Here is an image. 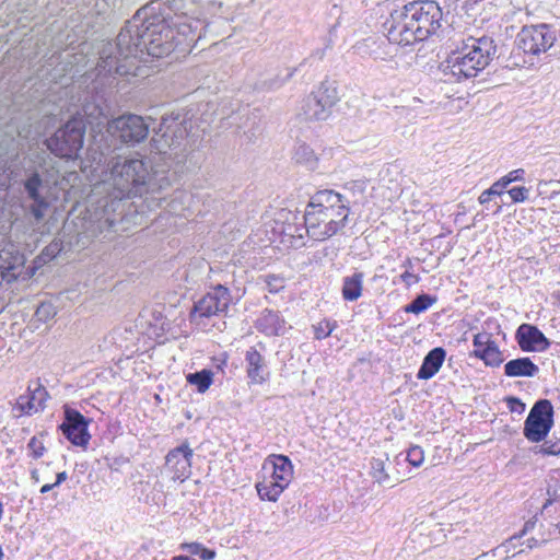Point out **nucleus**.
Listing matches in <instances>:
<instances>
[{
	"mask_svg": "<svg viewBox=\"0 0 560 560\" xmlns=\"http://www.w3.org/2000/svg\"><path fill=\"white\" fill-rule=\"evenodd\" d=\"M190 136L198 137L192 131L191 117L186 112H177L162 117L151 139L155 155L150 171L147 162L138 156L112 155L108 173L114 191L86 208L93 236L114 228L124 215L122 201L133 197L144 198L149 208L166 202L170 212L182 214L191 196L174 188L176 173L171 171V165L186 151Z\"/></svg>",
	"mask_w": 560,
	"mask_h": 560,
	"instance_id": "nucleus-1",
	"label": "nucleus"
},
{
	"mask_svg": "<svg viewBox=\"0 0 560 560\" xmlns=\"http://www.w3.org/2000/svg\"><path fill=\"white\" fill-rule=\"evenodd\" d=\"M180 0L162 3L151 1L140 8L120 30L115 43L100 50V66L119 74L136 75L137 61L143 55L153 58L168 56L177 47H192L206 34L208 24L200 19L179 13Z\"/></svg>",
	"mask_w": 560,
	"mask_h": 560,
	"instance_id": "nucleus-2",
	"label": "nucleus"
},
{
	"mask_svg": "<svg viewBox=\"0 0 560 560\" xmlns=\"http://www.w3.org/2000/svg\"><path fill=\"white\" fill-rule=\"evenodd\" d=\"M100 61L95 69L85 74L83 83L85 90L80 96L81 112L68 120L62 127L45 140L47 149L60 159L72 160L78 158L79 152L83 148L86 125L94 127H103L106 120V95L107 90L103 82L106 79V86L113 88L115 78L108 71V68L102 69Z\"/></svg>",
	"mask_w": 560,
	"mask_h": 560,
	"instance_id": "nucleus-3",
	"label": "nucleus"
},
{
	"mask_svg": "<svg viewBox=\"0 0 560 560\" xmlns=\"http://www.w3.org/2000/svg\"><path fill=\"white\" fill-rule=\"evenodd\" d=\"M443 11L434 0H415L393 10L383 23L397 46H410L438 35Z\"/></svg>",
	"mask_w": 560,
	"mask_h": 560,
	"instance_id": "nucleus-4",
	"label": "nucleus"
},
{
	"mask_svg": "<svg viewBox=\"0 0 560 560\" xmlns=\"http://www.w3.org/2000/svg\"><path fill=\"white\" fill-rule=\"evenodd\" d=\"M349 214L350 201L345 195L320 190L311 198L302 219L308 228V237L322 242L341 231Z\"/></svg>",
	"mask_w": 560,
	"mask_h": 560,
	"instance_id": "nucleus-5",
	"label": "nucleus"
},
{
	"mask_svg": "<svg viewBox=\"0 0 560 560\" xmlns=\"http://www.w3.org/2000/svg\"><path fill=\"white\" fill-rule=\"evenodd\" d=\"M497 55V45L492 37H469L464 45L452 51L440 63L442 80L462 82L476 78L485 70Z\"/></svg>",
	"mask_w": 560,
	"mask_h": 560,
	"instance_id": "nucleus-6",
	"label": "nucleus"
},
{
	"mask_svg": "<svg viewBox=\"0 0 560 560\" xmlns=\"http://www.w3.org/2000/svg\"><path fill=\"white\" fill-rule=\"evenodd\" d=\"M112 75L115 78L113 88H108L105 85L107 90L106 103L108 101L109 94L117 86V77H124L125 74H119L116 72H112ZM103 82L106 84V79L103 77ZM108 106H106V110ZM107 125V132L115 140H119L121 143H126L128 145H135L136 143H140L143 141L149 133V125L144 121L141 116L135 114L121 115L117 118L108 121L105 120Z\"/></svg>",
	"mask_w": 560,
	"mask_h": 560,
	"instance_id": "nucleus-7",
	"label": "nucleus"
},
{
	"mask_svg": "<svg viewBox=\"0 0 560 560\" xmlns=\"http://www.w3.org/2000/svg\"><path fill=\"white\" fill-rule=\"evenodd\" d=\"M42 154L43 156L37 155L38 161H31L33 164L24 167L25 178L22 180L24 191L32 201L30 211L37 221L44 219L49 207L48 200L42 192L45 188L43 175L47 172L44 158L47 154L45 151Z\"/></svg>",
	"mask_w": 560,
	"mask_h": 560,
	"instance_id": "nucleus-8",
	"label": "nucleus"
},
{
	"mask_svg": "<svg viewBox=\"0 0 560 560\" xmlns=\"http://www.w3.org/2000/svg\"><path fill=\"white\" fill-rule=\"evenodd\" d=\"M22 136L5 137L0 142V191H5L12 183H16L20 176V154L24 150Z\"/></svg>",
	"mask_w": 560,
	"mask_h": 560,
	"instance_id": "nucleus-9",
	"label": "nucleus"
},
{
	"mask_svg": "<svg viewBox=\"0 0 560 560\" xmlns=\"http://www.w3.org/2000/svg\"><path fill=\"white\" fill-rule=\"evenodd\" d=\"M553 406L548 399H538L524 421L523 434L532 443L545 441L551 431L553 421Z\"/></svg>",
	"mask_w": 560,
	"mask_h": 560,
	"instance_id": "nucleus-10",
	"label": "nucleus"
},
{
	"mask_svg": "<svg viewBox=\"0 0 560 560\" xmlns=\"http://www.w3.org/2000/svg\"><path fill=\"white\" fill-rule=\"evenodd\" d=\"M557 40V30L548 24L524 26L516 37V45L527 56L547 52Z\"/></svg>",
	"mask_w": 560,
	"mask_h": 560,
	"instance_id": "nucleus-11",
	"label": "nucleus"
},
{
	"mask_svg": "<svg viewBox=\"0 0 560 560\" xmlns=\"http://www.w3.org/2000/svg\"><path fill=\"white\" fill-rule=\"evenodd\" d=\"M273 232L279 235L280 243L288 248H300L305 245L304 238L308 236L305 221H299L296 213L282 210L276 220Z\"/></svg>",
	"mask_w": 560,
	"mask_h": 560,
	"instance_id": "nucleus-12",
	"label": "nucleus"
},
{
	"mask_svg": "<svg viewBox=\"0 0 560 560\" xmlns=\"http://www.w3.org/2000/svg\"><path fill=\"white\" fill-rule=\"evenodd\" d=\"M231 301L230 290L222 284L215 285L205 296L195 302L189 314L190 322L198 323L201 318H209L226 312Z\"/></svg>",
	"mask_w": 560,
	"mask_h": 560,
	"instance_id": "nucleus-13",
	"label": "nucleus"
},
{
	"mask_svg": "<svg viewBox=\"0 0 560 560\" xmlns=\"http://www.w3.org/2000/svg\"><path fill=\"white\" fill-rule=\"evenodd\" d=\"M65 418L59 430L73 445L85 448L91 440L89 424L91 420L75 409L66 407Z\"/></svg>",
	"mask_w": 560,
	"mask_h": 560,
	"instance_id": "nucleus-14",
	"label": "nucleus"
},
{
	"mask_svg": "<svg viewBox=\"0 0 560 560\" xmlns=\"http://www.w3.org/2000/svg\"><path fill=\"white\" fill-rule=\"evenodd\" d=\"M49 398L47 389L38 382L28 385L25 394L20 395L12 408L13 416H32L45 409V402Z\"/></svg>",
	"mask_w": 560,
	"mask_h": 560,
	"instance_id": "nucleus-15",
	"label": "nucleus"
},
{
	"mask_svg": "<svg viewBox=\"0 0 560 560\" xmlns=\"http://www.w3.org/2000/svg\"><path fill=\"white\" fill-rule=\"evenodd\" d=\"M194 451L187 443L171 450L165 457V470L172 474L173 481H185L191 474Z\"/></svg>",
	"mask_w": 560,
	"mask_h": 560,
	"instance_id": "nucleus-16",
	"label": "nucleus"
},
{
	"mask_svg": "<svg viewBox=\"0 0 560 560\" xmlns=\"http://www.w3.org/2000/svg\"><path fill=\"white\" fill-rule=\"evenodd\" d=\"M472 345L475 349L470 355L481 360L486 366L499 368L503 363V353L490 332L476 334L472 338Z\"/></svg>",
	"mask_w": 560,
	"mask_h": 560,
	"instance_id": "nucleus-17",
	"label": "nucleus"
},
{
	"mask_svg": "<svg viewBox=\"0 0 560 560\" xmlns=\"http://www.w3.org/2000/svg\"><path fill=\"white\" fill-rule=\"evenodd\" d=\"M383 37H369L357 45L358 52L363 57L372 58L373 60H388L393 58L396 52L397 45L389 38V33L385 32Z\"/></svg>",
	"mask_w": 560,
	"mask_h": 560,
	"instance_id": "nucleus-18",
	"label": "nucleus"
},
{
	"mask_svg": "<svg viewBox=\"0 0 560 560\" xmlns=\"http://www.w3.org/2000/svg\"><path fill=\"white\" fill-rule=\"evenodd\" d=\"M515 340L524 352L546 351L551 342L544 332L535 325L522 324L515 332Z\"/></svg>",
	"mask_w": 560,
	"mask_h": 560,
	"instance_id": "nucleus-19",
	"label": "nucleus"
},
{
	"mask_svg": "<svg viewBox=\"0 0 560 560\" xmlns=\"http://www.w3.org/2000/svg\"><path fill=\"white\" fill-rule=\"evenodd\" d=\"M245 363L250 384L261 385L269 380L270 372L266 359L255 347H250L245 352Z\"/></svg>",
	"mask_w": 560,
	"mask_h": 560,
	"instance_id": "nucleus-20",
	"label": "nucleus"
},
{
	"mask_svg": "<svg viewBox=\"0 0 560 560\" xmlns=\"http://www.w3.org/2000/svg\"><path fill=\"white\" fill-rule=\"evenodd\" d=\"M264 470H270V478L285 489L293 478V465L285 455H270L262 465Z\"/></svg>",
	"mask_w": 560,
	"mask_h": 560,
	"instance_id": "nucleus-21",
	"label": "nucleus"
},
{
	"mask_svg": "<svg viewBox=\"0 0 560 560\" xmlns=\"http://www.w3.org/2000/svg\"><path fill=\"white\" fill-rule=\"evenodd\" d=\"M24 261V256L14 245L2 248L0 250V273L2 279L7 281L16 279L22 272Z\"/></svg>",
	"mask_w": 560,
	"mask_h": 560,
	"instance_id": "nucleus-22",
	"label": "nucleus"
},
{
	"mask_svg": "<svg viewBox=\"0 0 560 560\" xmlns=\"http://www.w3.org/2000/svg\"><path fill=\"white\" fill-rule=\"evenodd\" d=\"M255 328L267 337L282 336L285 332V320L279 311L265 308L255 320Z\"/></svg>",
	"mask_w": 560,
	"mask_h": 560,
	"instance_id": "nucleus-23",
	"label": "nucleus"
},
{
	"mask_svg": "<svg viewBox=\"0 0 560 560\" xmlns=\"http://www.w3.org/2000/svg\"><path fill=\"white\" fill-rule=\"evenodd\" d=\"M446 358V350L442 347L431 349L423 358L417 372V378L427 381L432 378L442 368Z\"/></svg>",
	"mask_w": 560,
	"mask_h": 560,
	"instance_id": "nucleus-24",
	"label": "nucleus"
},
{
	"mask_svg": "<svg viewBox=\"0 0 560 560\" xmlns=\"http://www.w3.org/2000/svg\"><path fill=\"white\" fill-rule=\"evenodd\" d=\"M539 366L528 357L512 359L504 364V375L508 377H535Z\"/></svg>",
	"mask_w": 560,
	"mask_h": 560,
	"instance_id": "nucleus-25",
	"label": "nucleus"
},
{
	"mask_svg": "<svg viewBox=\"0 0 560 560\" xmlns=\"http://www.w3.org/2000/svg\"><path fill=\"white\" fill-rule=\"evenodd\" d=\"M364 273L355 271L352 275L346 276L342 279L341 295L347 302L357 301L363 291Z\"/></svg>",
	"mask_w": 560,
	"mask_h": 560,
	"instance_id": "nucleus-26",
	"label": "nucleus"
},
{
	"mask_svg": "<svg viewBox=\"0 0 560 560\" xmlns=\"http://www.w3.org/2000/svg\"><path fill=\"white\" fill-rule=\"evenodd\" d=\"M110 158L98 148L89 147L83 160L84 168H90L92 173H108Z\"/></svg>",
	"mask_w": 560,
	"mask_h": 560,
	"instance_id": "nucleus-27",
	"label": "nucleus"
},
{
	"mask_svg": "<svg viewBox=\"0 0 560 560\" xmlns=\"http://www.w3.org/2000/svg\"><path fill=\"white\" fill-rule=\"evenodd\" d=\"M315 98L320 101L322 108H326L331 114V108L339 100L338 91L332 81H323L318 88L311 93Z\"/></svg>",
	"mask_w": 560,
	"mask_h": 560,
	"instance_id": "nucleus-28",
	"label": "nucleus"
},
{
	"mask_svg": "<svg viewBox=\"0 0 560 560\" xmlns=\"http://www.w3.org/2000/svg\"><path fill=\"white\" fill-rule=\"evenodd\" d=\"M302 114L305 120H325L330 116L326 108H322V103L310 94L302 104Z\"/></svg>",
	"mask_w": 560,
	"mask_h": 560,
	"instance_id": "nucleus-29",
	"label": "nucleus"
},
{
	"mask_svg": "<svg viewBox=\"0 0 560 560\" xmlns=\"http://www.w3.org/2000/svg\"><path fill=\"white\" fill-rule=\"evenodd\" d=\"M213 372L209 369H202L192 373L186 374V382L196 387L200 394L206 393L213 383Z\"/></svg>",
	"mask_w": 560,
	"mask_h": 560,
	"instance_id": "nucleus-30",
	"label": "nucleus"
},
{
	"mask_svg": "<svg viewBox=\"0 0 560 560\" xmlns=\"http://www.w3.org/2000/svg\"><path fill=\"white\" fill-rule=\"evenodd\" d=\"M256 489L261 500L276 502L285 488L269 477L257 482Z\"/></svg>",
	"mask_w": 560,
	"mask_h": 560,
	"instance_id": "nucleus-31",
	"label": "nucleus"
},
{
	"mask_svg": "<svg viewBox=\"0 0 560 560\" xmlns=\"http://www.w3.org/2000/svg\"><path fill=\"white\" fill-rule=\"evenodd\" d=\"M535 527H523V529L520 532V534L511 536L506 542L505 546L516 548L518 546L526 545V548L532 549L536 546H538L539 540H537L532 535V529Z\"/></svg>",
	"mask_w": 560,
	"mask_h": 560,
	"instance_id": "nucleus-32",
	"label": "nucleus"
},
{
	"mask_svg": "<svg viewBox=\"0 0 560 560\" xmlns=\"http://www.w3.org/2000/svg\"><path fill=\"white\" fill-rule=\"evenodd\" d=\"M298 68H284L279 70L273 77L267 78L260 82L261 89L277 90L288 82L296 72Z\"/></svg>",
	"mask_w": 560,
	"mask_h": 560,
	"instance_id": "nucleus-33",
	"label": "nucleus"
},
{
	"mask_svg": "<svg viewBox=\"0 0 560 560\" xmlns=\"http://www.w3.org/2000/svg\"><path fill=\"white\" fill-rule=\"evenodd\" d=\"M436 296L428 293H421L417 295L410 303L404 306V312L420 314L425 312L436 302Z\"/></svg>",
	"mask_w": 560,
	"mask_h": 560,
	"instance_id": "nucleus-34",
	"label": "nucleus"
},
{
	"mask_svg": "<svg viewBox=\"0 0 560 560\" xmlns=\"http://www.w3.org/2000/svg\"><path fill=\"white\" fill-rule=\"evenodd\" d=\"M383 458L373 457L370 462L371 476L380 485H384L389 481V475L386 471V460Z\"/></svg>",
	"mask_w": 560,
	"mask_h": 560,
	"instance_id": "nucleus-35",
	"label": "nucleus"
},
{
	"mask_svg": "<svg viewBox=\"0 0 560 560\" xmlns=\"http://www.w3.org/2000/svg\"><path fill=\"white\" fill-rule=\"evenodd\" d=\"M541 445H536L530 448L532 453L535 455L541 456H557L560 455V439L552 441L546 440L542 441Z\"/></svg>",
	"mask_w": 560,
	"mask_h": 560,
	"instance_id": "nucleus-36",
	"label": "nucleus"
},
{
	"mask_svg": "<svg viewBox=\"0 0 560 560\" xmlns=\"http://www.w3.org/2000/svg\"><path fill=\"white\" fill-rule=\"evenodd\" d=\"M313 328L314 338L317 340H323L329 337L331 332L337 328V322L331 319H324L317 325H314Z\"/></svg>",
	"mask_w": 560,
	"mask_h": 560,
	"instance_id": "nucleus-37",
	"label": "nucleus"
},
{
	"mask_svg": "<svg viewBox=\"0 0 560 560\" xmlns=\"http://www.w3.org/2000/svg\"><path fill=\"white\" fill-rule=\"evenodd\" d=\"M261 281L265 283L266 289L270 293H279L284 289V278L277 275H265L260 277Z\"/></svg>",
	"mask_w": 560,
	"mask_h": 560,
	"instance_id": "nucleus-38",
	"label": "nucleus"
},
{
	"mask_svg": "<svg viewBox=\"0 0 560 560\" xmlns=\"http://www.w3.org/2000/svg\"><path fill=\"white\" fill-rule=\"evenodd\" d=\"M405 460H407L413 467L421 466L424 460V452L422 447L419 445L410 446L405 456Z\"/></svg>",
	"mask_w": 560,
	"mask_h": 560,
	"instance_id": "nucleus-39",
	"label": "nucleus"
},
{
	"mask_svg": "<svg viewBox=\"0 0 560 560\" xmlns=\"http://www.w3.org/2000/svg\"><path fill=\"white\" fill-rule=\"evenodd\" d=\"M56 314V307L49 302L40 303L35 312L37 319L43 323L51 319Z\"/></svg>",
	"mask_w": 560,
	"mask_h": 560,
	"instance_id": "nucleus-40",
	"label": "nucleus"
},
{
	"mask_svg": "<svg viewBox=\"0 0 560 560\" xmlns=\"http://www.w3.org/2000/svg\"><path fill=\"white\" fill-rule=\"evenodd\" d=\"M525 180V171L523 168H516L509 172L506 175L502 176L498 182L501 187L505 189L510 184L514 182H523Z\"/></svg>",
	"mask_w": 560,
	"mask_h": 560,
	"instance_id": "nucleus-41",
	"label": "nucleus"
},
{
	"mask_svg": "<svg viewBox=\"0 0 560 560\" xmlns=\"http://www.w3.org/2000/svg\"><path fill=\"white\" fill-rule=\"evenodd\" d=\"M503 192V187H501L500 183L497 180L488 189L481 192L478 200L481 205H486L491 201L492 197L501 196Z\"/></svg>",
	"mask_w": 560,
	"mask_h": 560,
	"instance_id": "nucleus-42",
	"label": "nucleus"
},
{
	"mask_svg": "<svg viewBox=\"0 0 560 560\" xmlns=\"http://www.w3.org/2000/svg\"><path fill=\"white\" fill-rule=\"evenodd\" d=\"M30 455L34 458H40L45 454V445L37 436H33L27 443Z\"/></svg>",
	"mask_w": 560,
	"mask_h": 560,
	"instance_id": "nucleus-43",
	"label": "nucleus"
},
{
	"mask_svg": "<svg viewBox=\"0 0 560 560\" xmlns=\"http://www.w3.org/2000/svg\"><path fill=\"white\" fill-rule=\"evenodd\" d=\"M508 194L510 195L512 202L518 203L524 202L528 198L529 189L524 186H517L511 188Z\"/></svg>",
	"mask_w": 560,
	"mask_h": 560,
	"instance_id": "nucleus-44",
	"label": "nucleus"
},
{
	"mask_svg": "<svg viewBox=\"0 0 560 560\" xmlns=\"http://www.w3.org/2000/svg\"><path fill=\"white\" fill-rule=\"evenodd\" d=\"M60 250H61V245L59 243H56V242L51 243L43 249V252L38 258L43 262H47V261L51 260L52 258H55Z\"/></svg>",
	"mask_w": 560,
	"mask_h": 560,
	"instance_id": "nucleus-45",
	"label": "nucleus"
},
{
	"mask_svg": "<svg viewBox=\"0 0 560 560\" xmlns=\"http://www.w3.org/2000/svg\"><path fill=\"white\" fill-rule=\"evenodd\" d=\"M505 402L509 410L514 413L522 415L526 409L525 402L515 396H508L505 398Z\"/></svg>",
	"mask_w": 560,
	"mask_h": 560,
	"instance_id": "nucleus-46",
	"label": "nucleus"
},
{
	"mask_svg": "<svg viewBox=\"0 0 560 560\" xmlns=\"http://www.w3.org/2000/svg\"><path fill=\"white\" fill-rule=\"evenodd\" d=\"M313 150L306 144L299 145L295 151V159L298 162H310L313 160Z\"/></svg>",
	"mask_w": 560,
	"mask_h": 560,
	"instance_id": "nucleus-47",
	"label": "nucleus"
},
{
	"mask_svg": "<svg viewBox=\"0 0 560 560\" xmlns=\"http://www.w3.org/2000/svg\"><path fill=\"white\" fill-rule=\"evenodd\" d=\"M428 536H432V539H430L429 542H421V546L424 548L431 547L432 545H440L446 538L442 529L429 533Z\"/></svg>",
	"mask_w": 560,
	"mask_h": 560,
	"instance_id": "nucleus-48",
	"label": "nucleus"
},
{
	"mask_svg": "<svg viewBox=\"0 0 560 560\" xmlns=\"http://www.w3.org/2000/svg\"><path fill=\"white\" fill-rule=\"evenodd\" d=\"M400 280L406 284L407 288H410L411 285L418 283L420 278L417 275L406 270L400 275Z\"/></svg>",
	"mask_w": 560,
	"mask_h": 560,
	"instance_id": "nucleus-49",
	"label": "nucleus"
},
{
	"mask_svg": "<svg viewBox=\"0 0 560 560\" xmlns=\"http://www.w3.org/2000/svg\"><path fill=\"white\" fill-rule=\"evenodd\" d=\"M215 556V552L213 550H210V549H207V548H202V550L200 551V559L202 560H211L213 559Z\"/></svg>",
	"mask_w": 560,
	"mask_h": 560,
	"instance_id": "nucleus-50",
	"label": "nucleus"
},
{
	"mask_svg": "<svg viewBox=\"0 0 560 560\" xmlns=\"http://www.w3.org/2000/svg\"><path fill=\"white\" fill-rule=\"evenodd\" d=\"M187 548L190 553L199 556L203 547L200 544L192 542L187 545Z\"/></svg>",
	"mask_w": 560,
	"mask_h": 560,
	"instance_id": "nucleus-51",
	"label": "nucleus"
},
{
	"mask_svg": "<svg viewBox=\"0 0 560 560\" xmlns=\"http://www.w3.org/2000/svg\"><path fill=\"white\" fill-rule=\"evenodd\" d=\"M485 206H486V210L487 211H492L493 214H498L502 210V207L499 203H494L493 206H491L490 202H489V203H486Z\"/></svg>",
	"mask_w": 560,
	"mask_h": 560,
	"instance_id": "nucleus-52",
	"label": "nucleus"
},
{
	"mask_svg": "<svg viewBox=\"0 0 560 560\" xmlns=\"http://www.w3.org/2000/svg\"><path fill=\"white\" fill-rule=\"evenodd\" d=\"M67 478H68V475L66 471L58 472L56 475V481L54 482V485L57 487V486L61 485L63 481H66Z\"/></svg>",
	"mask_w": 560,
	"mask_h": 560,
	"instance_id": "nucleus-53",
	"label": "nucleus"
},
{
	"mask_svg": "<svg viewBox=\"0 0 560 560\" xmlns=\"http://www.w3.org/2000/svg\"><path fill=\"white\" fill-rule=\"evenodd\" d=\"M325 56V49H316L312 52L311 57H315L317 59H323Z\"/></svg>",
	"mask_w": 560,
	"mask_h": 560,
	"instance_id": "nucleus-54",
	"label": "nucleus"
},
{
	"mask_svg": "<svg viewBox=\"0 0 560 560\" xmlns=\"http://www.w3.org/2000/svg\"><path fill=\"white\" fill-rule=\"evenodd\" d=\"M56 486L54 483H46L40 488V493H47L52 490Z\"/></svg>",
	"mask_w": 560,
	"mask_h": 560,
	"instance_id": "nucleus-55",
	"label": "nucleus"
},
{
	"mask_svg": "<svg viewBox=\"0 0 560 560\" xmlns=\"http://www.w3.org/2000/svg\"><path fill=\"white\" fill-rule=\"evenodd\" d=\"M351 188L354 189V188H359L361 191H363L364 189V184L361 183V182H358V183H352L351 184Z\"/></svg>",
	"mask_w": 560,
	"mask_h": 560,
	"instance_id": "nucleus-56",
	"label": "nucleus"
},
{
	"mask_svg": "<svg viewBox=\"0 0 560 560\" xmlns=\"http://www.w3.org/2000/svg\"><path fill=\"white\" fill-rule=\"evenodd\" d=\"M221 7H222L221 2L212 1V2L209 3L210 10L217 9V8L220 9Z\"/></svg>",
	"mask_w": 560,
	"mask_h": 560,
	"instance_id": "nucleus-57",
	"label": "nucleus"
},
{
	"mask_svg": "<svg viewBox=\"0 0 560 560\" xmlns=\"http://www.w3.org/2000/svg\"><path fill=\"white\" fill-rule=\"evenodd\" d=\"M404 266H405V267H411V266H412V264H411L410 259H407V260L404 262Z\"/></svg>",
	"mask_w": 560,
	"mask_h": 560,
	"instance_id": "nucleus-58",
	"label": "nucleus"
},
{
	"mask_svg": "<svg viewBox=\"0 0 560 560\" xmlns=\"http://www.w3.org/2000/svg\"><path fill=\"white\" fill-rule=\"evenodd\" d=\"M2 557H3V551H2V548L0 547V560H2Z\"/></svg>",
	"mask_w": 560,
	"mask_h": 560,
	"instance_id": "nucleus-59",
	"label": "nucleus"
}]
</instances>
